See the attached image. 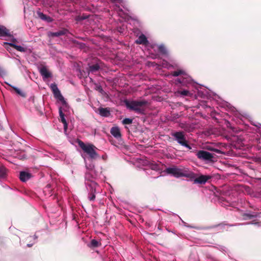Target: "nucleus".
<instances>
[{
  "label": "nucleus",
  "instance_id": "nucleus-1",
  "mask_svg": "<svg viewBox=\"0 0 261 261\" xmlns=\"http://www.w3.org/2000/svg\"><path fill=\"white\" fill-rule=\"evenodd\" d=\"M124 103L128 109L140 114H144L146 108L148 104V101L144 99L140 100H125Z\"/></svg>",
  "mask_w": 261,
  "mask_h": 261
},
{
  "label": "nucleus",
  "instance_id": "nucleus-2",
  "mask_svg": "<svg viewBox=\"0 0 261 261\" xmlns=\"http://www.w3.org/2000/svg\"><path fill=\"white\" fill-rule=\"evenodd\" d=\"M166 172L168 174L173 175L175 177H187L193 178L195 174L193 172L186 173L184 169L177 167H169L166 169Z\"/></svg>",
  "mask_w": 261,
  "mask_h": 261
},
{
  "label": "nucleus",
  "instance_id": "nucleus-3",
  "mask_svg": "<svg viewBox=\"0 0 261 261\" xmlns=\"http://www.w3.org/2000/svg\"><path fill=\"white\" fill-rule=\"evenodd\" d=\"M78 144L82 150L89 155L91 159L95 160L99 158V155L95 151L97 148L94 145L91 144L86 145L81 140L78 141Z\"/></svg>",
  "mask_w": 261,
  "mask_h": 261
},
{
  "label": "nucleus",
  "instance_id": "nucleus-4",
  "mask_svg": "<svg viewBox=\"0 0 261 261\" xmlns=\"http://www.w3.org/2000/svg\"><path fill=\"white\" fill-rule=\"evenodd\" d=\"M172 136L175 138V140L180 145L185 146L189 149H191V147L188 144L184 133L182 131L176 132L172 134Z\"/></svg>",
  "mask_w": 261,
  "mask_h": 261
},
{
  "label": "nucleus",
  "instance_id": "nucleus-5",
  "mask_svg": "<svg viewBox=\"0 0 261 261\" xmlns=\"http://www.w3.org/2000/svg\"><path fill=\"white\" fill-rule=\"evenodd\" d=\"M97 187V185L95 181H90L87 183V188L89 191L88 199L90 201H93L95 199V193Z\"/></svg>",
  "mask_w": 261,
  "mask_h": 261
},
{
  "label": "nucleus",
  "instance_id": "nucleus-6",
  "mask_svg": "<svg viewBox=\"0 0 261 261\" xmlns=\"http://www.w3.org/2000/svg\"><path fill=\"white\" fill-rule=\"evenodd\" d=\"M52 92L54 94V97L61 101L63 105L66 103V102L61 93L60 91L59 90L57 85L55 83L51 84L50 86Z\"/></svg>",
  "mask_w": 261,
  "mask_h": 261
},
{
  "label": "nucleus",
  "instance_id": "nucleus-7",
  "mask_svg": "<svg viewBox=\"0 0 261 261\" xmlns=\"http://www.w3.org/2000/svg\"><path fill=\"white\" fill-rule=\"evenodd\" d=\"M197 158L205 161H213L214 154L204 150H199L197 153Z\"/></svg>",
  "mask_w": 261,
  "mask_h": 261
},
{
  "label": "nucleus",
  "instance_id": "nucleus-8",
  "mask_svg": "<svg viewBox=\"0 0 261 261\" xmlns=\"http://www.w3.org/2000/svg\"><path fill=\"white\" fill-rule=\"evenodd\" d=\"M211 178L212 176L210 175H201L199 177L194 179V183L204 185L208 181V180L210 179Z\"/></svg>",
  "mask_w": 261,
  "mask_h": 261
},
{
  "label": "nucleus",
  "instance_id": "nucleus-9",
  "mask_svg": "<svg viewBox=\"0 0 261 261\" xmlns=\"http://www.w3.org/2000/svg\"><path fill=\"white\" fill-rule=\"evenodd\" d=\"M4 45H6V46H5L6 48L9 52H10V48L9 47L7 46L8 45H9L11 47H13V48L16 49L17 50L20 51V52H25V51H26V48H25L21 46L17 45L14 43L5 42Z\"/></svg>",
  "mask_w": 261,
  "mask_h": 261
},
{
  "label": "nucleus",
  "instance_id": "nucleus-10",
  "mask_svg": "<svg viewBox=\"0 0 261 261\" xmlns=\"http://www.w3.org/2000/svg\"><path fill=\"white\" fill-rule=\"evenodd\" d=\"M36 14L38 18L47 22H51L53 21V19L51 17L44 14L40 11H37Z\"/></svg>",
  "mask_w": 261,
  "mask_h": 261
},
{
  "label": "nucleus",
  "instance_id": "nucleus-11",
  "mask_svg": "<svg viewBox=\"0 0 261 261\" xmlns=\"http://www.w3.org/2000/svg\"><path fill=\"white\" fill-rule=\"evenodd\" d=\"M68 30L66 29H63L61 30H60L57 32H49L48 36L49 37H59L60 36L64 35L66 34L68 32Z\"/></svg>",
  "mask_w": 261,
  "mask_h": 261
},
{
  "label": "nucleus",
  "instance_id": "nucleus-12",
  "mask_svg": "<svg viewBox=\"0 0 261 261\" xmlns=\"http://www.w3.org/2000/svg\"><path fill=\"white\" fill-rule=\"evenodd\" d=\"M135 42L137 44L147 45L148 44V41L144 34H141L136 40Z\"/></svg>",
  "mask_w": 261,
  "mask_h": 261
},
{
  "label": "nucleus",
  "instance_id": "nucleus-13",
  "mask_svg": "<svg viewBox=\"0 0 261 261\" xmlns=\"http://www.w3.org/2000/svg\"><path fill=\"white\" fill-rule=\"evenodd\" d=\"M11 37L9 30L7 29L5 26L0 25V37Z\"/></svg>",
  "mask_w": 261,
  "mask_h": 261
},
{
  "label": "nucleus",
  "instance_id": "nucleus-14",
  "mask_svg": "<svg viewBox=\"0 0 261 261\" xmlns=\"http://www.w3.org/2000/svg\"><path fill=\"white\" fill-rule=\"evenodd\" d=\"M100 66L98 64L92 65L87 69V74L85 73L86 77L89 74L90 72L94 73L99 70Z\"/></svg>",
  "mask_w": 261,
  "mask_h": 261
},
{
  "label": "nucleus",
  "instance_id": "nucleus-15",
  "mask_svg": "<svg viewBox=\"0 0 261 261\" xmlns=\"http://www.w3.org/2000/svg\"><path fill=\"white\" fill-rule=\"evenodd\" d=\"M111 134L116 139H120L121 137V133L118 127H113L110 130Z\"/></svg>",
  "mask_w": 261,
  "mask_h": 261
},
{
  "label": "nucleus",
  "instance_id": "nucleus-16",
  "mask_svg": "<svg viewBox=\"0 0 261 261\" xmlns=\"http://www.w3.org/2000/svg\"><path fill=\"white\" fill-rule=\"evenodd\" d=\"M32 177L31 174L25 172V171H21L20 172L19 174V178L21 181L23 182H25L27 180H28L29 179L31 178Z\"/></svg>",
  "mask_w": 261,
  "mask_h": 261
},
{
  "label": "nucleus",
  "instance_id": "nucleus-17",
  "mask_svg": "<svg viewBox=\"0 0 261 261\" xmlns=\"http://www.w3.org/2000/svg\"><path fill=\"white\" fill-rule=\"evenodd\" d=\"M39 71L41 75L45 79H48L51 76V74L48 71L45 66L40 68Z\"/></svg>",
  "mask_w": 261,
  "mask_h": 261
},
{
  "label": "nucleus",
  "instance_id": "nucleus-18",
  "mask_svg": "<svg viewBox=\"0 0 261 261\" xmlns=\"http://www.w3.org/2000/svg\"><path fill=\"white\" fill-rule=\"evenodd\" d=\"M5 83L6 84H7L8 86H9L11 87H12V89L15 91V92L18 95L20 96L21 97L24 98V97H25L27 96V94H26V93L24 91L21 90L20 89H19V88H18L16 87H14V86H13L11 85L10 84H8L7 82H5Z\"/></svg>",
  "mask_w": 261,
  "mask_h": 261
},
{
  "label": "nucleus",
  "instance_id": "nucleus-19",
  "mask_svg": "<svg viewBox=\"0 0 261 261\" xmlns=\"http://www.w3.org/2000/svg\"><path fill=\"white\" fill-rule=\"evenodd\" d=\"M59 115H60V117L61 118V121L64 124V129L65 130H66L67 128L68 124H67V122L65 118V115H64V114L62 112L61 108H60L59 109Z\"/></svg>",
  "mask_w": 261,
  "mask_h": 261
},
{
  "label": "nucleus",
  "instance_id": "nucleus-20",
  "mask_svg": "<svg viewBox=\"0 0 261 261\" xmlns=\"http://www.w3.org/2000/svg\"><path fill=\"white\" fill-rule=\"evenodd\" d=\"M99 114L103 117H108L110 115V110L108 108H99Z\"/></svg>",
  "mask_w": 261,
  "mask_h": 261
},
{
  "label": "nucleus",
  "instance_id": "nucleus-21",
  "mask_svg": "<svg viewBox=\"0 0 261 261\" xmlns=\"http://www.w3.org/2000/svg\"><path fill=\"white\" fill-rule=\"evenodd\" d=\"M7 176V170L3 166H0V180L5 179Z\"/></svg>",
  "mask_w": 261,
  "mask_h": 261
},
{
  "label": "nucleus",
  "instance_id": "nucleus-22",
  "mask_svg": "<svg viewBox=\"0 0 261 261\" xmlns=\"http://www.w3.org/2000/svg\"><path fill=\"white\" fill-rule=\"evenodd\" d=\"M101 245L100 242L98 241L95 239H92L90 243L88 244V246L91 248H97L100 246Z\"/></svg>",
  "mask_w": 261,
  "mask_h": 261
},
{
  "label": "nucleus",
  "instance_id": "nucleus-23",
  "mask_svg": "<svg viewBox=\"0 0 261 261\" xmlns=\"http://www.w3.org/2000/svg\"><path fill=\"white\" fill-rule=\"evenodd\" d=\"M185 74H186V72L182 69H179L177 71H174L171 73V75L174 77Z\"/></svg>",
  "mask_w": 261,
  "mask_h": 261
},
{
  "label": "nucleus",
  "instance_id": "nucleus-24",
  "mask_svg": "<svg viewBox=\"0 0 261 261\" xmlns=\"http://www.w3.org/2000/svg\"><path fill=\"white\" fill-rule=\"evenodd\" d=\"M92 175L89 172H86L85 174V178L86 180V185L87 186V183L90 181H94L92 178Z\"/></svg>",
  "mask_w": 261,
  "mask_h": 261
},
{
  "label": "nucleus",
  "instance_id": "nucleus-25",
  "mask_svg": "<svg viewBox=\"0 0 261 261\" xmlns=\"http://www.w3.org/2000/svg\"><path fill=\"white\" fill-rule=\"evenodd\" d=\"M159 51L163 55H166L167 51L165 46L163 45H160L158 47Z\"/></svg>",
  "mask_w": 261,
  "mask_h": 261
},
{
  "label": "nucleus",
  "instance_id": "nucleus-26",
  "mask_svg": "<svg viewBox=\"0 0 261 261\" xmlns=\"http://www.w3.org/2000/svg\"><path fill=\"white\" fill-rule=\"evenodd\" d=\"M257 216L256 215H251L250 214L244 213L242 215V217L244 220L251 219Z\"/></svg>",
  "mask_w": 261,
  "mask_h": 261
},
{
  "label": "nucleus",
  "instance_id": "nucleus-27",
  "mask_svg": "<svg viewBox=\"0 0 261 261\" xmlns=\"http://www.w3.org/2000/svg\"><path fill=\"white\" fill-rule=\"evenodd\" d=\"M72 42L76 45L81 48H83L85 47V44L84 43L80 42L76 40H73Z\"/></svg>",
  "mask_w": 261,
  "mask_h": 261
},
{
  "label": "nucleus",
  "instance_id": "nucleus-28",
  "mask_svg": "<svg viewBox=\"0 0 261 261\" xmlns=\"http://www.w3.org/2000/svg\"><path fill=\"white\" fill-rule=\"evenodd\" d=\"M180 127L184 129L186 132H189L190 131V126L188 124L182 123L180 125Z\"/></svg>",
  "mask_w": 261,
  "mask_h": 261
},
{
  "label": "nucleus",
  "instance_id": "nucleus-29",
  "mask_svg": "<svg viewBox=\"0 0 261 261\" xmlns=\"http://www.w3.org/2000/svg\"><path fill=\"white\" fill-rule=\"evenodd\" d=\"M179 93L184 96H190L191 95L190 92L188 90H184L179 91Z\"/></svg>",
  "mask_w": 261,
  "mask_h": 261
},
{
  "label": "nucleus",
  "instance_id": "nucleus-30",
  "mask_svg": "<svg viewBox=\"0 0 261 261\" xmlns=\"http://www.w3.org/2000/svg\"><path fill=\"white\" fill-rule=\"evenodd\" d=\"M133 122V120L130 118H125L122 121L123 124H130Z\"/></svg>",
  "mask_w": 261,
  "mask_h": 261
},
{
  "label": "nucleus",
  "instance_id": "nucleus-31",
  "mask_svg": "<svg viewBox=\"0 0 261 261\" xmlns=\"http://www.w3.org/2000/svg\"><path fill=\"white\" fill-rule=\"evenodd\" d=\"M208 150H211V151H215L217 153H221V151L218 149H216V148H214L213 147H209L208 148H207Z\"/></svg>",
  "mask_w": 261,
  "mask_h": 261
},
{
  "label": "nucleus",
  "instance_id": "nucleus-32",
  "mask_svg": "<svg viewBox=\"0 0 261 261\" xmlns=\"http://www.w3.org/2000/svg\"><path fill=\"white\" fill-rule=\"evenodd\" d=\"M6 75V72L2 68H0V76H4Z\"/></svg>",
  "mask_w": 261,
  "mask_h": 261
},
{
  "label": "nucleus",
  "instance_id": "nucleus-33",
  "mask_svg": "<svg viewBox=\"0 0 261 261\" xmlns=\"http://www.w3.org/2000/svg\"><path fill=\"white\" fill-rule=\"evenodd\" d=\"M96 90H97L101 93H102L104 91L101 86H98L96 87Z\"/></svg>",
  "mask_w": 261,
  "mask_h": 261
},
{
  "label": "nucleus",
  "instance_id": "nucleus-34",
  "mask_svg": "<svg viewBox=\"0 0 261 261\" xmlns=\"http://www.w3.org/2000/svg\"><path fill=\"white\" fill-rule=\"evenodd\" d=\"M11 43L15 44V43L17 42V40L15 38H12L11 40Z\"/></svg>",
  "mask_w": 261,
  "mask_h": 261
},
{
  "label": "nucleus",
  "instance_id": "nucleus-35",
  "mask_svg": "<svg viewBox=\"0 0 261 261\" xmlns=\"http://www.w3.org/2000/svg\"><path fill=\"white\" fill-rule=\"evenodd\" d=\"M33 101L34 102V97H33Z\"/></svg>",
  "mask_w": 261,
  "mask_h": 261
}]
</instances>
